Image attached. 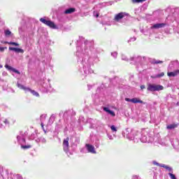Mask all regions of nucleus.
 I'll return each instance as SVG.
<instances>
[{
  "label": "nucleus",
  "mask_w": 179,
  "mask_h": 179,
  "mask_svg": "<svg viewBox=\"0 0 179 179\" xmlns=\"http://www.w3.org/2000/svg\"><path fill=\"white\" fill-rule=\"evenodd\" d=\"M161 167H163L164 169H166V170H168V171H169V172L173 171V169H171V167H170L167 165L163 164L162 166H161Z\"/></svg>",
  "instance_id": "18"
},
{
  "label": "nucleus",
  "mask_w": 179,
  "mask_h": 179,
  "mask_svg": "<svg viewBox=\"0 0 179 179\" xmlns=\"http://www.w3.org/2000/svg\"><path fill=\"white\" fill-rule=\"evenodd\" d=\"M152 64H153V65H156L157 64H163V61H160V60H154Z\"/></svg>",
  "instance_id": "21"
},
{
  "label": "nucleus",
  "mask_w": 179,
  "mask_h": 179,
  "mask_svg": "<svg viewBox=\"0 0 179 179\" xmlns=\"http://www.w3.org/2000/svg\"><path fill=\"white\" fill-rule=\"evenodd\" d=\"M103 111H106V113H108V114L111 115L112 117H115V113L111 110H110L107 107H104L103 108Z\"/></svg>",
  "instance_id": "11"
},
{
  "label": "nucleus",
  "mask_w": 179,
  "mask_h": 179,
  "mask_svg": "<svg viewBox=\"0 0 179 179\" xmlns=\"http://www.w3.org/2000/svg\"><path fill=\"white\" fill-rule=\"evenodd\" d=\"M178 75H179V69L175 70L174 71L167 73V76L169 78H174L176 76H178Z\"/></svg>",
  "instance_id": "6"
},
{
  "label": "nucleus",
  "mask_w": 179,
  "mask_h": 179,
  "mask_svg": "<svg viewBox=\"0 0 179 179\" xmlns=\"http://www.w3.org/2000/svg\"><path fill=\"white\" fill-rule=\"evenodd\" d=\"M3 44H9L10 45H15V47H19V43L16 42H8L5 41Z\"/></svg>",
  "instance_id": "15"
},
{
  "label": "nucleus",
  "mask_w": 179,
  "mask_h": 179,
  "mask_svg": "<svg viewBox=\"0 0 179 179\" xmlns=\"http://www.w3.org/2000/svg\"><path fill=\"white\" fill-rule=\"evenodd\" d=\"M177 127H178V124L173 123L168 125L166 127V129H175V128H177Z\"/></svg>",
  "instance_id": "13"
},
{
  "label": "nucleus",
  "mask_w": 179,
  "mask_h": 179,
  "mask_svg": "<svg viewBox=\"0 0 179 179\" xmlns=\"http://www.w3.org/2000/svg\"><path fill=\"white\" fill-rule=\"evenodd\" d=\"M96 17H99V14H96Z\"/></svg>",
  "instance_id": "29"
},
{
  "label": "nucleus",
  "mask_w": 179,
  "mask_h": 179,
  "mask_svg": "<svg viewBox=\"0 0 179 179\" xmlns=\"http://www.w3.org/2000/svg\"><path fill=\"white\" fill-rule=\"evenodd\" d=\"M110 129H112L114 132H117V128H115V126L114 125L110 127Z\"/></svg>",
  "instance_id": "24"
},
{
  "label": "nucleus",
  "mask_w": 179,
  "mask_h": 179,
  "mask_svg": "<svg viewBox=\"0 0 179 179\" xmlns=\"http://www.w3.org/2000/svg\"><path fill=\"white\" fill-rule=\"evenodd\" d=\"M76 10V9L75 8H70L69 9H66L64 11V13L66 15H70L71 13H73V12H75Z\"/></svg>",
  "instance_id": "12"
},
{
  "label": "nucleus",
  "mask_w": 179,
  "mask_h": 179,
  "mask_svg": "<svg viewBox=\"0 0 179 179\" xmlns=\"http://www.w3.org/2000/svg\"><path fill=\"white\" fill-rule=\"evenodd\" d=\"M147 89L148 92H159V90H163L164 87L160 85L150 84Z\"/></svg>",
  "instance_id": "1"
},
{
  "label": "nucleus",
  "mask_w": 179,
  "mask_h": 179,
  "mask_svg": "<svg viewBox=\"0 0 179 179\" xmlns=\"http://www.w3.org/2000/svg\"><path fill=\"white\" fill-rule=\"evenodd\" d=\"M17 87L22 89V90H30V88L24 87L23 85L17 84Z\"/></svg>",
  "instance_id": "16"
},
{
  "label": "nucleus",
  "mask_w": 179,
  "mask_h": 179,
  "mask_svg": "<svg viewBox=\"0 0 179 179\" xmlns=\"http://www.w3.org/2000/svg\"><path fill=\"white\" fill-rule=\"evenodd\" d=\"M8 50L10 51H15V52H20L21 54H23L24 52V50L23 49H20L19 48L9 47Z\"/></svg>",
  "instance_id": "9"
},
{
  "label": "nucleus",
  "mask_w": 179,
  "mask_h": 179,
  "mask_svg": "<svg viewBox=\"0 0 179 179\" xmlns=\"http://www.w3.org/2000/svg\"><path fill=\"white\" fill-rule=\"evenodd\" d=\"M166 26H167V24L166 23L155 24L151 27V29H162L163 27H166Z\"/></svg>",
  "instance_id": "7"
},
{
  "label": "nucleus",
  "mask_w": 179,
  "mask_h": 179,
  "mask_svg": "<svg viewBox=\"0 0 179 179\" xmlns=\"http://www.w3.org/2000/svg\"><path fill=\"white\" fill-rule=\"evenodd\" d=\"M3 122H4V124H9V120L8 119H5Z\"/></svg>",
  "instance_id": "26"
},
{
  "label": "nucleus",
  "mask_w": 179,
  "mask_h": 179,
  "mask_svg": "<svg viewBox=\"0 0 179 179\" xmlns=\"http://www.w3.org/2000/svg\"><path fill=\"white\" fill-rule=\"evenodd\" d=\"M145 85H141V90H143V89H145Z\"/></svg>",
  "instance_id": "28"
},
{
  "label": "nucleus",
  "mask_w": 179,
  "mask_h": 179,
  "mask_svg": "<svg viewBox=\"0 0 179 179\" xmlns=\"http://www.w3.org/2000/svg\"><path fill=\"white\" fill-rule=\"evenodd\" d=\"M152 163L155 166H159V167H162V166H163V165H161L160 164H159L158 162H157L156 161H153Z\"/></svg>",
  "instance_id": "23"
},
{
  "label": "nucleus",
  "mask_w": 179,
  "mask_h": 179,
  "mask_svg": "<svg viewBox=\"0 0 179 179\" xmlns=\"http://www.w3.org/2000/svg\"><path fill=\"white\" fill-rule=\"evenodd\" d=\"M124 100L125 101L134 103V104H136L137 103H139L140 104H143V101L139 99V98H133V99L125 98Z\"/></svg>",
  "instance_id": "3"
},
{
  "label": "nucleus",
  "mask_w": 179,
  "mask_h": 179,
  "mask_svg": "<svg viewBox=\"0 0 179 179\" xmlns=\"http://www.w3.org/2000/svg\"><path fill=\"white\" fill-rule=\"evenodd\" d=\"M146 0H131L132 3H141Z\"/></svg>",
  "instance_id": "19"
},
{
  "label": "nucleus",
  "mask_w": 179,
  "mask_h": 179,
  "mask_svg": "<svg viewBox=\"0 0 179 179\" xmlns=\"http://www.w3.org/2000/svg\"><path fill=\"white\" fill-rule=\"evenodd\" d=\"M41 127H42V129H43V131H44V124H43V123H41Z\"/></svg>",
  "instance_id": "27"
},
{
  "label": "nucleus",
  "mask_w": 179,
  "mask_h": 179,
  "mask_svg": "<svg viewBox=\"0 0 179 179\" xmlns=\"http://www.w3.org/2000/svg\"><path fill=\"white\" fill-rule=\"evenodd\" d=\"M40 22L43 23V24H45L46 26H48L50 29H58V27L56 26L55 23L51 20H47L44 18H41Z\"/></svg>",
  "instance_id": "2"
},
{
  "label": "nucleus",
  "mask_w": 179,
  "mask_h": 179,
  "mask_svg": "<svg viewBox=\"0 0 179 179\" xmlns=\"http://www.w3.org/2000/svg\"><path fill=\"white\" fill-rule=\"evenodd\" d=\"M5 49H6V48H1L0 47V52H3V51H5Z\"/></svg>",
  "instance_id": "25"
},
{
  "label": "nucleus",
  "mask_w": 179,
  "mask_h": 179,
  "mask_svg": "<svg viewBox=\"0 0 179 179\" xmlns=\"http://www.w3.org/2000/svg\"><path fill=\"white\" fill-rule=\"evenodd\" d=\"M5 68L6 69H8V71H12L15 73H17L18 75H20V72L19 71L16 70L15 69H14L13 67L10 66H9L8 64L5 65Z\"/></svg>",
  "instance_id": "10"
},
{
  "label": "nucleus",
  "mask_w": 179,
  "mask_h": 179,
  "mask_svg": "<svg viewBox=\"0 0 179 179\" xmlns=\"http://www.w3.org/2000/svg\"><path fill=\"white\" fill-rule=\"evenodd\" d=\"M125 16H127V13H119L118 14H117L115 16V20L116 22H120V20H121V19H123V17H125Z\"/></svg>",
  "instance_id": "5"
},
{
  "label": "nucleus",
  "mask_w": 179,
  "mask_h": 179,
  "mask_svg": "<svg viewBox=\"0 0 179 179\" xmlns=\"http://www.w3.org/2000/svg\"><path fill=\"white\" fill-rule=\"evenodd\" d=\"M164 76V72H162L159 74L156 75L155 76H152L151 78L152 79H156L157 78H163Z\"/></svg>",
  "instance_id": "14"
},
{
  "label": "nucleus",
  "mask_w": 179,
  "mask_h": 179,
  "mask_svg": "<svg viewBox=\"0 0 179 179\" xmlns=\"http://www.w3.org/2000/svg\"><path fill=\"white\" fill-rule=\"evenodd\" d=\"M4 34L6 36H10V34H12V32L9 29H6L4 31Z\"/></svg>",
  "instance_id": "20"
},
{
  "label": "nucleus",
  "mask_w": 179,
  "mask_h": 179,
  "mask_svg": "<svg viewBox=\"0 0 179 179\" xmlns=\"http://www.w3.org/2000/svg\"><path fill=\"white\" fill-rule=\"evenodd\" d=\"M21 148H22V149H30V148H31V145H22Z\"/></svg>",
  "instance_id": "22"
},
{
  "label": "nucleus",
  "mask_w": 179,
  "mask_h": 179,
  "mask_svg": "<svg viewBox=\"0 0 179 179\" xmlns=\"http://www.w3.org/2000/svg\"><path fill=\"white\" fill-rule=\"evenodd\" d=\"M87 149V151L90 152V153H93V154H96V150H94V146L90 145V144H86L85 145Z\"/></svg>",
  "instance_id": "8"
},
{
  "label": "nucleus",
  "mask_w": 179,
  "mask_h": 179,
  "mask_svg": "<svg viewBox=\"0 0 179 179\" xmlns=\"http://www.w3.org/2000/svg\"><path fill=\"white\" fill-rule=\"evenodd\" d=\"M28 92H30L31 93V94H33V96H36V97H38L40 96V94H38V92L32 90L31 89L29 88V90H28Z\"/></svg>",
  "instance_id": "17"
},
{
  "label": "nucleus",
  "mask_w": 179,
  "mask_h": 179,
  "mask_svg": "<svg viewBox=\"0 0 179 179\" xmlns=\"http://www.w3.org/2000/svg\"><path fill=\"white\" fill-rule=\"evenodd\" d=\"M63 149L65 152L69 150V137L63 140Z\"/></svg>",
  "instance_id": "4"
},
{
  "label": "nucleus",
  "mask_w": 179,
  "mask_h": 179,
  "mask_svg": "<svg viewBox=\"0 0 179 179\" xmlns=\"http://www.w3.org/2000/svg\"><path fill=\"white\" fill-rule=\"evenodd\" d=\"M0 68H2V66H0Z\"/></svg>",
  "instance_id": "30"
}]
</instances>
